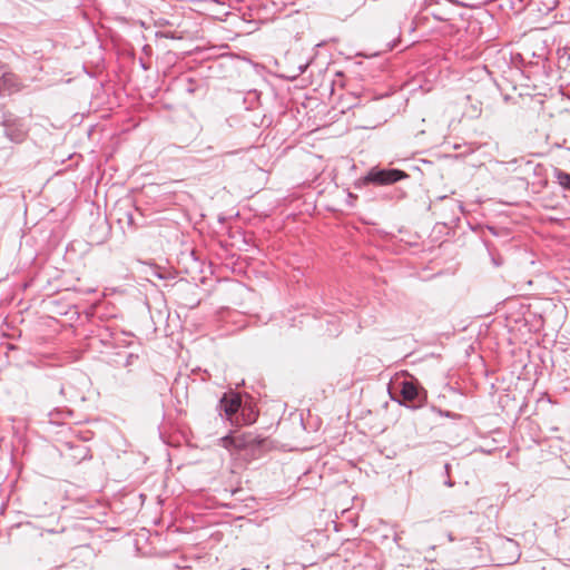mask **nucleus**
<instances>
[{
    "mask_svg": "<svg viewBox=\"0 0 570 570\" xmlns=\"http://www.w3.org/2000/svg\"><path fill=\"white\" fill-rule=\"evenodd\" d=\"M407 175L399 169L371 170L364 177V184L390 185L405 178Z\"/></svg>",
    "mask_w": 570,
    "mask_h": 570,
    "instance_id": "nucleus-1",
    "label": "nucleus"
},
{
    "mask_svg": "<svg viewBox=\"0 0 570 570\" xmlns=\"http://www.w3.org/2000/svg\"><path fill=\"white\" fill-rule=\"evenodd\" d=\"M223 442L226 448L234 446L236 449H244L252 445L254 443V439L250 435L242 434L224 438Z\"/></svg>",
    "mask_w": 570,
    "mask_h": 570,
    "instance_id": "nucleus-2",
    "label": "nucleus"
},
{
    "mask_svg": "<svg viewBox=\"0 0 570 570\" xmlns=\"http://www.w3.org/2000/svg\"><path fill=\"white\" fill-rule=\"evenodd\" d=\"M222 406L228 417H232L240 407L242 401L239 395L234 394L230 396H224L220 401Z\"/></svg>",
    "mask_w": 570,
    "mask_h": 570,
    "instance_id": "nucleus-3",
    "label": "nucleus"
},
{
    "mask_svg": "<svg viewBox=\"0 0 570 570\" xmlns=\"http://www.w3.org/2000/svg\"><path fill=\"white\" fill-rule=\"evenodd\" d=\"M17 85V77L14 73L3 71L0 77V91L11 90Z\"/></svg>",
    "mask_w": 570,
    "mask_h": 570,
    "instance_id": "nucleus-4",
    "label": "nucleus"
},
{
    "mask_svg": "<svg viewBox=\"0 0 570 570\" xmlns=\"http://www.w3.org/2000/svg\"><path fill=\"white\" fill-rule=\"evenodd\" d=\"M401 394L406 401H413L417 397V387L413 382H403Z\"/></svg>",
    "mask_w": 570,
    "mask_h": 570,
    "instance_id": "nucleus-5",
    "label": "nucleus"
},
{
    "mask_svg": "<svg viewBox=\"0 0 570 570\" xmlns=\"http://www.w3.org/2000/svg\"><path fill=\"white\" fill-rule=\"evenodd\" d=\"M559 184L570 190V174L560 171L557 176Z\"/></svg>",
    "mask_w": 570,
    "mask_h": 570,
    "instance_id": "nucleus-6",
    "label": "nucleus"
}]
</instances>
